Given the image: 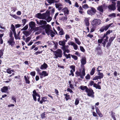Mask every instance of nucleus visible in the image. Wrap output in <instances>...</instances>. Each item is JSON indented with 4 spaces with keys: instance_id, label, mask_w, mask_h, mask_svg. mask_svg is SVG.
Here are the masks:
<instances>
[{
    "instance_id": "4c0bfd02",
    "label": "nucleus",
    "mask_w": 120,
    "mask_h": 120,
    "mask_svg": "<svg viewBox=\"0 0 120 120\" xmlns=\"http://www.w3.org/2000/svg\"><path fill=\"white\" fill-rule=\"evenodd\" d=\"M59 34L60 35H63L64 34V33L63 30L61 28L59 33Z\"/></svg>"
},
{
    "instance_id": "58836bf2",
    "label": "nucleus",
    "mask_w": 120,
    "mask_h": 120,
    "mask_svg": "<svg viewBox=\"0 0 120 120\" xmlns=\"http://www.w3.org/2000/svg\"><path fill=\"white\" fill-rule=\"evenodd\" d=\"M28 28V25H26L23 28L21 29V31L25 30H26Z\"/></svg>"
},
{
    "instance_id": "f704fd0d",
    "label": "nucleus",
    "mask_w": 120,
    "mask_h": 120,
    "mask_svg": "<svg viewBox=\"0 0 120 120\" xmlns=\"http://www.w3.org/2000/svg\"><path fill=\"white\" fill-rule=\"evenodd\" d=\"M75 42L79 45H80L81 44V42L79 41V40L77 38H75Z\"/></svg>"
},
{
    "instance_id": "473e14b6",
    "label": "nucleus",
    "mask_w": 120,
    "mask_h": 120,
    "mask_svg": "<svg viewBox=\"0 0 120 120\" xmlns=\"http://www.w3.org/2000/svg\"><path fill=\"white\" fill-rule=\"evenodd\" d=\"M95 68L94 67L93 68H92V70L90 72V74L91 75H94L95 72Z\"/></svg>"
},
{
    "instance_id": "6e6d98bb",
    "label": "nucleus",
    "mask_w": 120,
    "mask_h": 120,
    "mask_svg": "<svg viewBox=\"0 0 120 120\" xmlns=\"http://www.w3.org/2000/svg\"><path fill=\"white\" fill-rule=\"evenodd\" d=\"M74 49L75 50H77L78 48V46L75 43H74L73 45Z\"/></svg>"
},
{
    "instance_id": "0eeeda50",
    "label": "nucleus",
    "mask_w": 120,
    "mask_h": 120,
    "mask_svg": "<svg viewBox=\"0 0 120 120\" xmlns=\"http://www.w3.org/2000/svg\"><path fill=\"white\" fill-rule=\"evenodd\" d=\"M69 46L68 45H65L62 46L61 47V49L63 51V54L64 53L66 55V53H69L70 52V50L68 49Z\"/></svg>"
},
{
    "instance_id": "7c9ffc66",
    "label": "nucleus",
    "mask_w": 120,
    "mask_h": 120,
    "mask_svg": "<svg viewBox=\"0 0 120 120\" xmlns=\"http://www.w3.org/2000/svg\"><path fill=\"white\" fill-rule=\"evenodd\" d=\"M83 9L81 6H80L79 8V12L81 14L84 13V11H83Z\"/></svg>"
},
{
    "instance_id": "ddd939ff",
    "label": "nucleus",
    "mask_w": 120,
    "mask_h": 120,
    "mask_svg": "<svg viewBox=\"0 0 120 120\" xmlns=\"http://www.w3.org/2000/svg\"><path fill=\"white\" fill-rule=\"evenodd\" d=\"M8 43L9 45L12 46L15 43V42L14 41V37L10 38L9 40L8 41Z\"/></svg>"
},
{
    "instance_id": "9b49d317",
    "label": "nucleus",
    "mask_w": 120,
    "mask_h": 120,
    "mask_svg": "<svg viewBox=\"0 0 120 120\" xmlns=\"http://www.w3.org/2000/svg\"><path fill=\"white\" fill-rule=\"evenodd\" d=\"M95 9L93 7H91V9L87 11V13L88 14L92 15H94L96 12Z\"/></svg>"
},
{
    "instance_id": "7ed1b4c3",
    "label": "nucleus",
    "mask_w": 120,
    "mask_h": 120,
    "mask_svg": "<svg viewBox=\"0 0 120 120\" xmlns=\"http://www.w3.org/2000/svg\"><path fill=\"white\" fill-rule=\"evenodd\" d=\"M54 54L56 57V58L61 57H62V52L61 49H58L55 51Z\"/></svg>"
},
{
    "instance_id": "c756f323",
    "label": "nucleus",
    "mask_w": 120,
    "mask_h": 120,
    "mask_svg": "<svg viewBox=\"0 0 120 120\" xmlns=\"http://www.w3.org/2000/svg\"><path fill=\"white\" fill-rule=\"evenodd\" d=\"M4 34H0V43L2 44L3 43V41L2 37L4 35Z\"/></svg>"
},
{
    "instance_id": "69168bd1",
    "label": "nucleus",
    "mask_w": 120,
    "mask_h": 120,
    "mask_svg": "<svg viewBox=\"0 0 120 120\" xmlns=\"http://www.w3.org/2000/svg\"><path fill=\"white\" fill-rule=\"evenodd\" d=\"M104 39H103L102 37V39H99L98 40V43H102L103 41V40Z\"/></svg>"
},
{
    "instance_id": "603ef678",
    "label": "nucleus",
    "mask_w": 120,
    "mask_h": 120,
    "mask_svg": "<svg viewBox=\"0 0 120 120\" xmlns=\"http://www.w3.org/2000/svg\"><path fill=\"white\" fill-rule=\"evenodd\" d=\"M115 113L112 112V118H113L114 120H116V118L115 117Z\"/></svg>"
},
{
    "instance_id": "0e129e2a",
    "label": "nucleus",
    "mask_w": 120,
    "mask_h": 120,
    "mask_svg": "<svg viewBox=\"0 0 120 120\" xmlns=\"http://www.w3.org/2000/svg\"><path fill=\"white\" fill-rule=\"evenodd\" d=\"M74 71L72 70H70L71 73L69 74V75H72V76H74V74L73 73V72Z\"/></svg>"
},
{
    "instance_id": "13d9d810",
    "label": "nucleus",
    "mask_w": 120,
    "mask_h": 120,
    "mask_svg": "<svg viewBox=\"0 0 120 120\" xmlns=\"http://www.w3.org/2000/svg\"><path fill=\"white\" fill-rule=\"evenodd\" d=\"M72 57L75 60H76L78 59V57L76 56L71 55Z\"/></svg>"
},
{
    "instance_id": "a19ab883",
    "label": "nucleus",
    "mask_w": 120,
    "mask_h": 120,
    "mask_svg": "<svg viewBox=\"0 0 120 120\" xmlns=\"http://www.w3.org/2000/svg\"><path fill=\"white\" fill-rule=\"evenodd\" d=\"M11 68H8L7 69V72L8 74H11L12 72H13V70H11Z\"/></svg>"
},
{
    "instance_id": "8fccbe9b",
    "label": "nucleus",
    "mask_w": 120,
    "mask_h": 120,
    "mask_svg": "<svg viewBox=\"0 0 120 120\" xmlns=\"http://www.w3.org/2000/svg\"><path fill=\"white\" fill-rule=\"evenodd\" d=\"M64 95L65 96V98L66 99V101H67L69 98V96L67 94H64Z\"/></svg>"
},
{
    "instance_id": "412c9836",
    "label": "nucleus",
    "mask_w": 120,
    "mask_h": 120,
    "mask_svg": "<svg viewBox=\"0 0 120 120\" xmlns=\"http://www.w3.org/2000/svg\"><path fill=\"white\" fill-rule=\"evenodd\" d=\"M112 30H109L106 32V33H105L104 36L102 37L103 39H104L105 37L107 35L109 34H110L111 32H112Z\"/></svg>"
},
{
    "instance_id": "4468645a",
    "label": "nucleus",
    "mask_w": 120,
    "mask_h": 120,
    "mask_svg": "<svg viewBox=\"0 0 120 120\" xmlns=\"http://www.w3.org/2000/svg\"><path fill=\"white\" fill-rule=\"evenodd\" d=\"M29 27L31 28V29H33L35 27V24L34 22L31 21L29 23Z\"/></svg>"
},
{
    "instance_id": "de8ad7c7",
    "label": "nucleus",
    "mask_w": 120,
    "mask_h": 120,
    "mask_svg": "<svg viewBox=\"0 0 120 120\" xmlns=\"http://www.w3.org/2000/svg\"><path fill=\"white\" fill-rule=\"evenodd\" d=\"M11 29L12 31H14L15 30V27L14 25L12 24L11 25Z\"/></svg>"
},
{
    "instance_id": "f3484780",
    "label": "nucleus",
    "mask_w": 120,
    "mask_h": 120,
    "mask_svg": "<svg viewBox=\"0 0 120 120\" xmlns=\"http://www.w3.org/2000/svg\"><path fill=\"white\" fill-rule=\"evenodd\" d=\"M47 67V65L45 63H44L43 64L41 65L40 68L41 70H44L46 69Z\"/></svg>"
},
{
    "instance_id": "cd10ccee",
    "label": "nucleus",
    "mask_w": 120,
    "mask_h": 120,
    "mask_svg": "<svg viewBox=\"0 0 120 120\" xmlns=\"http://www.w3.org/2000/svg\"><path fill=\"white\" fill-rule=\"evenodd\" d=\"M22 33L24 35H25L26 37L30 35L29 32L28 31H24L22 32Z\"/></svg>"
},
{
    "instance_id": "2eb2a0df",
    "label": "nucleus",
    "mask_w": 120,
    "mask_h": 120,
    "mask_svg": "<svg viewBox=\"0 0 120 120\" xmlns=\"http://www.w3.org/2000/svg\"><path fill=\"white\" fill-rule=\"evenodd\" d=\"M67 42V40L65 39H64L62 41H60L58 42L59 44L61 46H63L65 45L66 42Z\"/></svg>"
},
{
    "instance_id": "423d86ee",
    "label": "nucleus",
    "mask_w": 120,
    "mask_h": 120,
    "mask_svg": "<svg viewBox=\"0 0 120 120\" xmlns=\"http://www.w3.org/2000/svg\"><path fill=\"white\" fill-rule=\"evenodd\" d=\"M101 22L99 19H94L92 21L91 24L93 26H97L100 24Z\"/></svg>"
},
{
    "instance_id": "09e8293b",
    "label": "nucleus",
    "mask_w": 120,
    "mask_h": 120,
    "mask_svg": "<svg viewBox=\"0 0 120 120\" xmlns=\"http://www.w3.org/2000/svg\"><path fill=\"white\" fill-rule=\"evenodd\" d=\"M75 66L72 65L70 66V68L72 69V70L74 72L75 71Z\"/></svg>"
},
{
    "instance_id": "5fc2aeb1",
    "label": "nucleus",
    "mask_w": 120,
    "mask_h": 120,
    "mask_svg": "<svg viewBox=\"0 0 120 120\" xmlns=\"http://www.w3.org/2000/svg\"><path fill=\"white\" fill-rule=\"evenodd\" d=\"M41 100L45 102L47 101V98L45 97H41Z\"/></svg>"
},
{
    "instance_id": "4d7b16f0",
    "label": "nucleus",
    "mask_w": 120,
    "mask_h": 120,
    "mask_svg": "<svg viewBox=\"0 0 120 120\" xmlns=\"http://www.w3.org/2000/svg\"><path fill=\"white\" fill-rule=\"evenodd\" d=\"M80 50L83 52H84L85 51V49H84L83 47L82 46H80Z\"/></svg>"
},
{
    "instance_id": "a18cd8bd",
    "label": "nucleus",
    "mask_w": 120,
    "mask_h": 120,
    "mask_svg": "<svg viewBox=\"0 0 120 120\" xmlns=\"http://www.w3.org/2000/svg\"><path fill=\"white\" fill-rule=\"evenodd\" d=\"M31 38V37H29L27 38L25 40V41L27 43L29 41Z\"/></svg>"
},
{
    "instance_id": "f8f14e48",
    "label": "nucleus",
    "mask_w": 120,
    "mask_h": 120,
    "mask_svg": "<svg viewBox=\"0 0 120 120\" xmlns=\"http://www.w3.org/2000/svg\"><path fill=\"white\" fill-rule=\"evenodd\" d=\"M37 23L39 25H42V26H45L47 24V22L45 20H40L39 21H38L36 20Z\"/></svg>"
},
{
    "instance_id": "b1692460",
    "label": "nucleus",
    "mask_w": 120,
    "mask_h": 120,
    "mask_svg": "<svg viewBox=\"0 0 120 120\" xmlns=\"http://www.w3.org/2000/svg\"><path fill=\"white\" fill-rule=\"evenodd\" d=\"M80 88L82 90H85V91L86 92V90L88 89V88L86 86H81Z\"/></svg>"
},
{
    "instance_id": "1a4fd4ad",
    "label": "nucleus",
    "mask_w": 120,
    "mask_h": 120,
    "mask_svg": "<svg viewBox=\"0 0 120 120\" xmlns=\"http://www.w3.org/2000/svg\"><path fill=\"white\" fill-rule=\"evenodd\" d=\"M86 92L87 93V94L88 96L92 98L94 97V92L92 89H89L88 88Z\"/></svg>"
},
{
    "instance_id": "2f4dec72",
    "label": "nucleus",
    "mask_w": 120,
    "mask_h": 120,
    "mask_svg": "<svg viewBox=\"0 0 120 120\" xmlns=\"http://www.w3.org/2000/svg\"><path fill=\"white\" fill-rule=\"evenodd\" d=\"M109 17L112 18L114 17H115L116 16V14L115 13H112L108 15Z\"/></svg>"
},
{
    "instance_id": "e433bc0d",
    "label": "nucleus",
    "mask_w": 120,
    "mask_h": 120,
    "mask_svg": "<svg viewBox=\"0 0 120 120\" xmlns=\"http://www.w3.org/2000/svg\"><path fill=\"white\" fill-rule=\"evenodd\" d=\"M115 35H114L113 36L111 37L109 40V42L112 43V42L115 38Z\"/></svg>"
},
{
    "instance_id": "864d4df0",
    "label": "nucleus",
    "mask_w": 120,
    "mask_h": 120,
    "mask_svg": "<svg viewBox=\"0 0 120 120\" xmlns=\"http://www.w3.org/2000/svg\"><path fill=\"white\" fill-rule=\"evenodd\" d=\"M33 94H34V95H36V96H37L38 95L39 96V94H37L36 92V91L35 90H34L33 91Z\"/></svg>"
},
{
    "instance_id": "72a5a7b5",
    "label": "nucleus",
    "mask_w": 120,
    "mask_h": 120,
    "mask_svg": "<svg viewBox=\"0 0 120 120\" xmlns=\"http://www.w3.org/2000/svg\"><path fill=\"white\" fill-rule=\"evenodd\" d=\"M55 5L56 7L57 8H58L62 6V4L60 3L58 4L56 3L55 4Z\"/></svg>"
},
{
    "instance_id": "052dcab7",
    "label": "nucleus",
    "mask_w": 120,
    "mask_h": 120,
    "mask_svg": "<svg viewBox=\"0 0 120 120\" xmlns=\"http://www.w3.org/2000/svg\"><path fill=\"white\" fill-rule=\"evenodd\" d=\"M11 99L14 101L15 103H16V98L15 97V96H13L11 97Z\"/></svg>"
},
{
    "instance_id": "6ab92c4d",
    "label": "nucleus",
    "mask_w": 120,
    "mask_h": 120,
    "mask_svg": "<svg viewBox=\"0 0 120 120\" xmlns=\"http://www.w3.org/2000/svg\"><path fill=\"white\" fill-rule=\"evenodd\" d=\"M39 74L41 76H43L44 77L47 76L48 75V74L45 71H43L42 73H39Z\"/></svg>"
},
{
    "instance_id": "c9c22d12",
    "label": "nucleus",
    "mask_w": 120,
    "mask_h": 120,
    "mask_svg": "<svg viewBox=\"0 0 120 120\" xmlns=\"http://www.w3.org/2000/svg\"><path fill=\"white\" fill-rule=\"evenodd\" d=\"M60 20L64 21L66 20L67 19V18L66 17L63 16L62 17L60 18L59 19Z\"/></svg>"
},
{
    "instance_id": "338daca9",
    "label": "nucleus",
    "mask_w": 120,
    "mask_h": 120,
    "mask_svg": "<svg viewBox=\"0 0 120 120\" xmlns=\"http://www.w3.org/2000/svg\"><path fill=\"white\" fill-rule=\"evenodd\" d=\"M85 78L86 79H89L90 78V75L89 74H87L85 77Z\"/></svg>"
},
{
    "instance_id": "bf43d9fd",
    "label": "nucleus",
    "mask_w": 120,
    "mask_h": 120,
    "mask_svg": "<svg viewBox=\"0 0 120 120\" xmlns=\"http://www.w3.org/2000/svg\"><path fill=\"white\" fill-rule=\"evenodd\" d=\"M13 33H14V37H15V39H16V40H17L18 39V38H16V36H17V34H16V33L15 31H15H13Z\"/></svg>"
},
{
    "instance_id": "6e6552de",
    "label": "nucleus",
    "mask_w": 120,
    "mask_h": 120,
    "mask_svg": "<svg viewBox=\"0 0 120 120\" xmlns=\"http://www.w3.org/2000/svg\"><path fill=\"white\" fill-rule=\"evenodd\" d=\"M98 76H97L94 77L93 79V80H96L98 79H100L102 78L104 76V75L102 73L98 72Z\"/></svg>"
},
{
    "instance_id": "5701e85b",
    "label": "nucleus",
    "mask_w": 120,
    "mask_h": 120,
    "mask_svg": "<svg viewBox=\"0 0 120 120\" xmlns=\"http://www.w3.org/2000/svg\"><path fill=\"white\" fill-rule=\"evenodd\" d=\"M47 34L48 35L50 34L51 37H53L54 36V35H55V34L52 30H51L49 31V34Z\"/></svg>"
},
{
    "instance_id": "a211bd4d",
    "label": "nucleus",
    "mask_w": 120,
    "mask_h": 120,
    "mask_svg": "<svg viewBox=\"0 0 120 120\" xmlns=\"http://www.w3.org/2000/svg\"><path fill=\"white\" fill-rule=\"evenodd\" d=\"M62 10L64 11L65 16H66V14L67 15L69 14V11L67 8H64Z\"/></svg>"
},
{
    "instance_id": "c85d7f7f",
    "label": "nucleus",
    "mask_w": 120,
    "mask_h": 120,
    "mask_svg": "<svg viewBox=\"0 0 120 120\" xmlns=\"http://www.w3.org/2000/svg\"><path fill=\"white\" fill-rule=\"evenodd\" d=\"M96 111L98 115L100 117H102L103 116L102 114L99 111L98 109H98H96Z\"/></svg>"
},
{
    "instance_id": "ea45409f",
    "label": "nucleus",
    "mask_w": 120,
    "mask_h": 120,
    "mask_svg": "<svg viewBox=\"0 0 120 120\" xmlns=\"http://www.w3.org/2000/svg\"><path fill=\"white\" fill-rule=\"evenodd\" d=\"M46 1L49 3L50 4H52L54 3V2L55 1V0H46Z\"/></svg>"
},
{
    "instance_id": "39448f33",
    "label": "nucleus",
    "mask_w": 120,
    "mask_h": 120,
    "mask_svg": "<svg viewBox=\"0 0 120 120\" xmlns=\"http://www.w3.org/2000/svg\"><path fill=\"white\" fill-rule=\"evenodd\" d=\"M51 26L49 24H47L45 26H41V27L45 29L46 33L49 34V31L51 30L50 29Z\"/></svg>"
},
{
    "instance_id": "393cba45",
    "label": "nucleus",
    "mask_w": 120,
    "mask_h": 120,
    "mask_svg": "<svg viewBox=\"0 0 120 120\" xmlns=\"http://www.w3.org/2000/svg\"><path fill=\"white\" fill-rule=\"evenodd\" d=\"M25 79L26 81V83L27 84H29L30 83V81L29 80V78L28 76L27 77L26 76H24Z\"/></svg>"
},
{
    "instance_id": "a878e982",
    "label": "nucleus",
    "mask_w": 120,
    "mask_h": 120,
    "mask_svg": "<svg viewBox=\"0 0 120 120\" xmlns=\"http://www.w3.org/2000/svg\"><path fill=\"white\" fill-rule=\"evenodd\" d=\"M85 24L86 26H88L90 24L89 20L87 18H85L84 20Z\"/></svg>"
},
{
    "instance_id": "79ce46f5",
    "label": "nucleus",
    "mask_w": 120,
    "mask_h": 120,
    "mask_svg": "<svg viewBox=\"0 0 120 120\" xmlns=\"http://www.w3.org/2000/svg\"><path fill=\"white\" fill-rule=\"evenodd\" d=\"M79 102V98H76L75 100V105H77L78 104Z\"/></svg>"
},
{
    "instance_id": "aec40b11",
    "label": "nucleus",
    "mask_w": 120,
    "mask_h": 120,
    "mask_svg": "<svg viewBox=\"0 0 120 120\" xmlns=\"http://www.w3.org/2000/svg\"><path fill=\"white\" fill-rule=\"evenodd\" d=\"M8 88L7 87L4 86L2 88L1 90L2 92H6L8 90Z\"/></svg>"
},
{
    "instance_id": "20e7f679",
    "label": "nucleus",
    "mask_w": 120,
    "mask_h": 120,
    "mask_svg": "<svg viewBox=\"0 0 120 120\" xmlns=\"http://www.w3.org/2000/svg\"><path fill=\"white\" fill-rule=\"evenodd\" d=\"M112 4L109 5L108 8L109 10L111 11H114L116 9V3L114 2H112Z\"/></svg>"
},
{
    "instance_id": "4be33fe9",
    "label": "nucleus",
    "mask_w": 120,
    "mask_h": 120,
    "mask_svg": "<svg viewBox=\"0 0 120 120\" xmlns=\"http://www.w3.org/2000/svg\"><path fill=\"white\" fill-rule=\"evenodd\" d=\"M97 10H98L99 11L103 13V9H104L101 5L99 6L97 8Z\"/></svg>"
},
{
    "instance_id": "49530a36",
    "label": "nucleus",
    "mask_w": 120,
    "mask_h": 120,
    "mask_svg": "<svg viewBox=\"0 0 120 120\" xmlns=\"http://www.w3.org/2000/svg\"><path fill=\"white\" fill-rule=\"evenodd\" d=\"M83 8L86 9L89 8V7L87 4H85L82 6Z\"/></svg>"
},
{
    "instance_id": "bb28decb",
    "label": "nucleus",
    "mask_w": 120,
    "mask_h": 120,
    "mask_svg": "<svg viewBox=\"0 0 120 120\" xmlns=\"http://www.w3.org/2000/svg\"><path fill=\"white\" fill-rule=\"evenodd\" d=\"M117 8V10L119 12H120V2L119 1H117V5H116Z\"/></svg>"
},
{
    "instance_id": "9d476101",
    "label": "nucleus",
    "mask_w": 120,
    "mask_h": 120,
    "mask_svg": "<svg viewBox=\"0 0 120 120\" xmlns=\"http://www.w3.org/2000/svg\"><path fill=\"white\" fill-rule=\"evenodd\" d=\"M95 51L98 55H101L102 53L101 47L100 46H97L95 48Z\"/></svg>"
},
{
    "instance_id": "f257e3e1",
    "label": "nucleus",
    "mask_w": 120,
    "mask_h": 120,
    "mask_svg": "<svg viewBox=\"0 0 120 120\" xmlns=\"http://www.w3.org/2000/svg\"><path fill=\"white\" fill-rule=\"evenodd\" d=\"M50 11L47 10L45 13L41 14V13H38L36 15V17L40 19L45 20L47 22H49L52 19L51 17L50 16Z\"/></svg>"
},
{
    "instance_id": "f03ea898",
    "label": "nucleus",
    "mask_w": 120,
    "mask_h": 120,
    "mask_svg": "<svg viewBox=\"0 0 120 120\" xmlns=\"http://www.w3.org/2000/svg\"><path fill=\"white\" fill-rule=\"evenodd\" d=\"M85 68L83 66L82 70V71L81 73V72L77 71L75 72V74L76 75L77 77L79 76L80 78L83 79L84 78V77L85 75Z\"/></svg>"
},
{
    "instance_id": "c03bdc74",
    "label": "nucleus",
    "mask_w": 120,
    "mask_h": 120,
    "mask_svg": "<svg viewBox=\"0 0 120 120\" xmlns=\"http://www.w3.org/2000/svg\"><path fill=\"white\" fill-rule=\"evenodd\" d=\"M22 23H23L22 24L23 26L26 24V19H24L22 20Z\"/></svg>"
},
{
    "instance_id": "e2e57ef3",
    "label": "nucleus",
    "mask_w": 120,
    "mask_h": 120,
    "mask_svg": "<svg viewBox=\"0 0 120 120\" xmlns=\"http://www.w3.org/2000/svg\"><path fill=\"white\" fill-rule=\"evenodd\" d=\"M103 27L104 28V30L106 31L109 28V27L107 25L105 26H103Z\"/></svg>"
},
{
    "instance_id": "3c124183",
    "label": "nucleus",
    "mask_w": 120,
    "mask_h": 120,
    "mask_svg": "<svg viewBox=\"0 0 120 120\" xmlns=\"http://www.w3.org/2000/svg\"><path fill=\"white\" fill-rule=\"evenodd\" d=\"M41 117L42 119H43L45 118V113H42L41 115Z\"/></svg>"
},
{
    "instance_id": "dca6fc26",
    "label": "nucleus",
    "mask_w": 120,
    "mask_h": 120,
    "mask_svg": "<svg viewBox=\"0 0 120 120\" xmlns=\"http://www.w3.org/2000/svg\"><path fill=\"white\" fill-rule=\"evenodd\" d=\"M86 60L85 58H82L81 61V63L82 64L81 65V67H82V68H83V66L84 67V65L86 63Z\"/></svg>"
},
{
    "instance_id": "774afa93",
    "label": "nucleus",
    "mask_w": 120,
    "mask_h": 120,
    "mask_svg": "<svg viewBox=\"0 0 120 120\" xmlns=\"http://www.w3.org/2000/svg\"><path fill=\"white\" fill-rule=\"evenodd\" d=\"M74 43H74V42L72 41H71L68 42V44L69 45H71L72 46H73L74 45Z\"/></svg>"
},
{
    "instance_id": "680f3d73",
    "label": "nucleus",
    "mask_w": 120,
    "mask_h": 120,
    "mask_svg": "<svg viewBox=\"0 0 120 120\" xmlns=\"http://www.w3.org/2000/svg\"><path fill=\"white\" fill-rule=\"evenodd\" d=\"M42 51H37L36 52H35L34 54V55H38V54H40L41 53H42Z\"/></svg>"
},
{
    "instance_id": "37998d69",
    "label": "nucleus",
    "mask_w": 120,
    "mask_h": 120,
    "mask_svg": "<svg viewBox=\"0 0 120 120\" xmlns=\"http://www.w3.org/2000/svg\"><path fill=\"white\" fill-rule=\"evenodd\" d=\"M64 56L66 57V59H68V58L70 59L71 58V55L70 54L67 55L66 53V55H65L64 53Z\"/></svg>"
}]
</instances>
